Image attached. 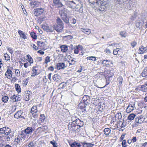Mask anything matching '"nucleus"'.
I'll return each mask as SVG.
<instances>
[{
    "label": "nucleus",
    "instance_id": "nucleus-23",
    "mask_svg": "<svg viewBox=\"0 0 147 147\" xmlns=\"http://www.w3.org/2000/svg\"><path fill=\"white\" fill-rule=\"evenodd\" d=\"M84 147H92L94 145V144H92L90 143H87L84 142L82 143Z\"/></svg>",
    "mask_w": 147,
    "mask_h": 147
},
{
    "label": "nucleus",
    "instance_id": "nucleus-43",
    "mask_svg": "<svg viewBox=\"0 0 147 147\" xmlns=\"http://www.w3.org/2000/svg\"><path fill=\"white\" fill-rule=\"evenodd\" d=\"M68 62L69 65H74L76 63V61L74 60L73 58H71V59H69V61Z\"/></svg>",
    "mask_w": 147,
    "mask_h": 147
},
{
    "label": "nucleus",
    "instance_id": "nucleus-59",
    "mask_svg": "<svg viewBox=\"0 0 147 147\" xmlns=\"http://www.w3.org/2000/svg\"><path fill=\"white\" fill-rule=\"evenodd\" d=\"M28 147H33L34 146V144L32 142H30L28 145Z\"/></svg>",
    "mask_w": 147,
    "mask_h": 147
},
{
    "label": "nucleus",
    "instance_id": "nucleus-8",
    "mask_svg": "<svg viewBox=\"0 0 147 147\" xmlns=\"http://www.w3.org/2000/svg\"><path fill=\"white\" fill-rule=\"evenodd\" d=\"M82 101L83 103V104L87 105L91 102L90 96L87 95H84L82 99Z\"/></svg>",
    "mask_w": 147,
    "mask_h": 147
},
{
    "label": "nucleus",
    "instance_id": "nucleus-2",
    "mask_svg": "<svg viewBox=\"0 0 147 147\" xmlns=\"http://www.w3.org/2000/svg\"><path fill=\"white\" fill-rule=\"evenodd\" d=\"M89 3L98 7V9L100 11H104L106 9L108 5L107 1L104 0H88Z\"/></svg>",
    "mask_w": 147,
    "mask_h": 147
},
{
    "label": "nucleus",
    "instance_id": "nucleus-26",
    "mask_svg": "<svg viewBox=\"0 0 147 147\" xmlns=\"http://www.w3.org/2000/svg\"><path fill=\"white\" fill-rule=\"evenodd\" d=\"M111 130L109 128H105L104 130V134L107 136H109L111 133Z\"/></svg>",
    "mask_w": 147,
    "mask_h": 147
},
{
    "label": "nucleus",
    "instance_id": "nucleus-50",
    "mask_svg": "<svg viewBox=\"0 0 147 147\" xmlns=\"http://www.w3.org/2000/svg\"><path fill=\"white\" fill-rule=\"evenodd\" d=\"M50 143L53 145V147H57V143L55 141H51Z\"/></svg>",
    "mask_w": 147,
    "mask_h": 147
},
{
    "label": "nucleus",
    "instance_id": "nucleus-27",
    "mask_svg": "<svg viewBox=\"0 0 147 147\" xmlns=\"http://www.w3.org/2000/svg\"><path fill=\"white\" fill-rule=\"evenodd\" d=\"M45 119V117L44 114H41L40 115L39 120L38 122L39 123H43Z\"/></svg>",
    "mask_w": 147,
    "mask_h": 147
},
{
    "label": "nucleus",
    "instance_id": "nucleus-62",
    "mask_svg": "<svg viewBox=\"0 0 147 147\" xmlns=\"http://www.w3.org/2000/svg\"><path fill=\"white\" fill-rule=\"evenodd\" d=\"M75 46H73L71 44L69 46L70 49V50H74L75 49Z\"/></svg>",
    "mask_w": 147,
    "mask_h": 147
},
{
    "label": "nucleus",
    "instance_id": "nucleus-5",
    "mask_svg": "<svg viewBox=\"0 0 147 147\" xmlns=\"http://www.w3.org/2000/svg\"><path fill=\"white\" fill-rule=\"evenodd\" d=\"M79 1H77V0H75V1L73 0L71 1L67 0V1L65 3V5L67 6V7L74 9L75 8V7H76V4H77L78 3Z\"/></svg>",
    "mask_w": 147,
    "mask_h": 147
},
{
    "label": "nucleus",
    "instance_id": "nucleus-31",
    "mask_svg": "<svg viewBox=\"0 0 147 147\" xmlns=\"http://www.w3.org/2000/svg\"><path fill=\"white\" fill-rule=\"evenodd\" d=\"M78 47H80L81 48H82V46L80 45L78 46H75V49H74V53L75 54H77L79 53Z\"/></svg>",
    "mask_w": 147,
    "mask_h": 147
},
{
    "label": "nucleus",
    "instance_id": "nucleus-48",
    "mask_svg": "<svg viewBox=\"0 0 147 147\" xmlns=\"http://www.w3.org/2000/svg\"><path fill=\"white\" fill-rule=\"evenodd\" d=\"M38 46L40 47H42L43 46L45 45V43L43 42L38 41L37 42Z\"/></svg>",
    "mask_w": 147,
    "mask_h": 147
},
{
    "label": "nucleus",
    "instance_id": "nucleus-25",
    "mask_svg": "<svg viewBox=\"0 0 147 147\" xmlns=\"http://www.w3.org/2000/svg\"><path fill=\"white\" fill-rule=\"evenodd\" d=\"M61 51L63 53L66 52L68 50V47L66 45H62L60 46Z\"/></svg>",
    "mask_w": 147,
    "mask_h": 147
},
{
    "label": "nucleus",
    "instance_id": "nucleus-49",
    "mask_svg": "<svg viewBox=\"0 0 147 147\" xmlns=\"http://www.w3.org/2000/svg\"><path fill=\"white\" fill-rule=\"evenodd\" d=\"M7 51L11 54H12L13 52V49L10 47H7Z\"/></svg>",
    "mask_w": 147,
    "mask_h": 147
},
{
    "label": "nucleus",
    "instance_id": "nucleus-42",
    "mask_svg": "<svg viewBox=\"0 0 147 147\" xmlns=\"http://www.w3.org/2000/svg\"><path fill=\"white\" fill-rule=\"evenodd\" d=\"M51 60L50 59V57L49 56H47L46 57L45 59V61L43 63L47 64Z\"/></svg>",
    "mask_w": 147,
    "mask_h": 147
},
{
    "label": "nucleus",
    "instance_id": "nucleus-1",
    "mask_svg": "<svg viewBox=\"0 0 147 147\" xmlns=\"http://www.w3.org/2000/svg\"><path fill=\"white\" fill-rule=\"evenodd\" d=\"M72 122L71 123H69L68 125V129L70 131H74L79 132L80 131V128L84 125L83 122L79 119L75 117L72 118Z\"/></svg>",
    "mask_w": 147,
    "mask_h": 147
},
{
    "label": "nucleus",
    "instance_id": "nucleus-9",
    "mask_svg": "<svg viewBox=\"0 0 147 147\" xmlns=\"http://www.w3.org/2000/svg\"><path fill=\"white\" fill-rule=\"evenodd\" d=\"M65 67L66 66L64 63H59L56 64L55 66V68L57 69L58 70L64 69Z\"/></svg>",
    "mask_w": 147,
    "mask_h": 147
},
{
    "label": "nucleus",
    "instance_id": "nucleus-33",
    "mask_svg": "<svg viewBox=\"0 0 147 147\" xmlns=\"http://www.w3.org/2000/svg\"><path fill=\"white\" fill-rule=\"evenodd\" d=\"M145 86V84L141 85L140 87V89H139V90L145 92H146L147 91V88Z\"/></svg>",
    "mask_w": 147,
    "mask_h": 147
},
{
    "label": "nucleus",
    "instance_id": "nucleus-14",
    "mask_svg": "<svg viewBox=\"0 0 147 147\" xmlns=\"http://www.w3.org/2000/svg\"><path fill=\"white\" fill-rule=\"evenodd\" d=\"M53 1L54 5L55 6H57L58 7H61L63 6V5L60 1L59 0H53Z\"/></svg>",
    "mask_w": 147,
    "mask_h": 147
},
{
    "label": "nucleus",
    "instance_id": "nucleus-21",
    "mask_svg": "<svg viewBox=\"0 0 147 147\" xmlns=\"http://www.w3.org/2000/svg\"><path fill=\"white\" fill-rule=\"evenodd\" d=\"M4 134L6 136H8L9 134L11 132V129L10 128L8 127H4Z\"/></svg>",
    "mask_w": 147,
    "mask_h": 147
},
{
    "label": "nucleus",
    "instance_id": "nucleus-7",
    "mask_svg": "<svg viewBox=\"0 0 147 147\" xmlns=\"http://www.w3.org/2000/svg\"><path fill=\"white\" fill-rule=\"evenodd\" d=\"M24 114L23 112L21 110L18 111L17 113H16L14 115V117L15 118L17 119L18 118H22L23 119H25L24 117Z\"/></svg>",
    "mask_w": 147,
    "mask_h": 147
},
{
    "label": "nucleus",
    "instance_id": "nucleus-19",
    "mask_svg": "<svg viewBox=\"0 0 147 147\" xmlns=\"http://www.w3.org/2000/svg\"><path fill=\"white\" fill-rule=\"evenodd\" d=\"M11 98L13 99V100L14 101H18L21 100V96L19 95L17 96L16 95L12 96H11Z\"/></svg>",
    "mask_w": 147,
    "mask_h": 147
},
{
    "label": "nucleus",
    "instance_id": "nucleus-12",
    "mask_svg": "<svg viewBox=\"0 0 147 147\" xmlns=\"http://www.w3.org/2000/svg\"><path fill=\"white\" fill-rule=\"evenodd\" d=\"M30 92V91H26L24 94V98L26 101H28L29 100Z\"/></svg>",
    "mask_w": 147,
    "mask_h": 147
},
{
    "label": "nucleus",
    "instance_id": "nucleus-6",
    "mask_svg": "<svg viewBox=\"0 0 147 147\" xmlns=\"http://www.w3.org/2000/svg\"><path fill=\"white\" fill-rule=\"evenodd\" d=\"M44 10L41 8H38L35 9L34 10V16H38L41 15L43 13Z\"/></svg>",
    "mask_w": 147,
    "mask_h": 147
},
{
    "label": "nucleus",
    "instance_id": "nucleus-24",
    "mask_svg": "<svg viewBox=\"0 0 147 147\" xmlns=\"http://www.w3.org/2000/svg\"><path fill=\"white\" fill-rule=\"evenodd\" d=\"M61 78L60 76L57 74H55L53 77V80L56 82H57L60 80Z\"/></svg>",
    "mask_w": 147,
    "mask_h": 147
},
{
    "label": "nucleus",
    "instance_id": "nucleus-37",
    "mask_svg": "<svg viewBox=\"0 0 147 147\" xmlns=\"http://www.w3.org/2000/svg\"><path fill=\"white\" fill-rule=\"evenodd\" d=\"M109 61L107 60H104L102 63V64L105 65L106 67H108L110 66V64L109 63Z\"/></svg>",
    "mask_w": 147,
    "mask_h": 147
},
{
    "label": "nucleus",
    "instance_id": "nucleus-61",
    "mask_svg": "<svg viewBox=\"0 0 147 147\" xmlns=\"http://www.w3.org/2000/svg\"><path fill=\"white\" fill-rule=\"evenodd\" d=\"M116 121V119L115 117H113L112 120L111 122V124L113 123L114 122H115Z\"/></svg>",
    "mask_w": 147,
    "mask_h": 147
},
{
    "label": "nucleus",
    "instance_id": "nucleus-13",
    "mask_svg": "<svg viewBox=\"0 0 147 147\" xmlns=\"http://www.w3.org/2000/svg\"><path fill=\"white\" fill-rule=\"evenodd\" d=\"M18 32L21 38H22L24 40L27 38V34L24 32L22 31L19 30Z\"/></svg>",
    "mask_w": 147,
    "mask_h": 147
},
{
    "label": "nucleus",
    "instance_id": "nucleus-41",
    "mask_svg": "<svg viewBox=\"0 0 147 147\" xmlns=\"http://www.w3.org/2000/svg\"><path fill=\"white\" fill-rule=\"evenodd\" d=\"M27 58L28 60V61L31 63H33V59L29 55H27Z\"/></svg>",
    "mask_w": 147,
    "mask_h": 147
},
{
    "label": "nucleus",
    "instance_id": "nucleus-36",
    "mask_svg": "<svg viewBox=\"0 0 147 147\" xmlns=\"http://www.w3.org/2000/svg\"><path fill=\"white\" fill-rule=\"evenodd\" d=\"M15 88L16 90L18 92V93L21 92L20 87L18 84H15Z\"/></svg>",
    "mask_w": 147,
    "mask_h": 147
},
{
    "label": "nucleus",
    "instance_id": "nucleus-44",
    "mask_svg": "<svg viewBox=\"0 0 147 147\" xmlns=\"http://www.w3.org/2000/svg\"><path fill=\"white\" fill-rule=\"evenodd\" d=\"M135 119V122L137 123H141L144 121V120H140L139 119L138 117L136 118Z\"/></svg>",
    "mask_w": 147,
    "mask_h": 147
},
{
    "label": "nucleus",
    "instance_id": "nucleus-54",
    "mask_svg": "<svg viewBox=\"0 0 147 147\" xmlns=\"http://www.w3.org/2000/svg\"><path fill=\"white\" fill-rule=\"evenodd\" d=\"M126 141L125 140H123L122 142V145L123 147H126L127 145L126 144Z\"/></svg>",
    "mask_w": 147,
    "mask_h": 147
},
{
    "label": "nucleus",
    "instance_id": "nucleus-34",
    "mask_svg": "<svg viewBox=\"0 0 147 147\" xmlns=\"http://www.w3.org/2000/svg\"><path fill=\"white\" fill-rule=\"evenodd\" d=\"M136 115L134 114H131L128 116V119L131 121L133 120L136 117Z\"/></svg>",
    "mask_w": 147,
    "mask_h": 147
},
{
    "label": "nucleus",
    "instance_id": "nucleus-28",
    "mask_svg": "<svg viewBox=\"0 0 147 147\" xmlns=\"http://www.w3.org/2000/svg\"><path fill=\"white\" fill-rule=\"evenodd\" d=\"M38 111L37 107L36 106H34L31 109L30 112L32 114L37 113Z\"/></svg>",
    "mask_w": 147,
    "mask_h": 147
},
{
    "label": "nucleus",
    "instance_id": "nucleus-29",
    "mask_svg": "<svg viewBox=\"0 0 147 147\" xmlns=\"http://www.w3.org/2000/svg\"><path fill=\"white\" fill-rule=\"evenodd\" d=\"M81 31L82 32L88 35L89 34L91 33V30L90 29L82 28Z\"/></svg>",
    "mask_w": 147,
    "mask_h": 147
},
{
    "label": "nucleus",
    "instance_id": "nucleus-55",
    "mask_svg": "<svg viewBox=\"0 0 147 147\" xmlns=\"http://www.w3.org/2000/svg\"><path fill=\"white\" fill-rule=\"evenodd\" d=\"M31 46L33 47L34 49L36 51H37L38 49V47L36 46L34 44H32L31 45Z\"/></svg>",
    "mask_w": 147,
    "mask_h": 147
},
{
    "label": "nucleus",
    "instance_id": "nucleus-58",
    "mask_svg": "<svg viewBox=\"0 0 147 147\" xmlns=\"http://www.w3.org/2000/svg\"><path fill=\"white\" fill-rule=\"evenodd\" d=\"M105 52L107 54H110L111 53L110 50L108 49H106L105 50Z\"/></svg>",
    "mask_w": 147,
    "mask_h": 147
},
{
    "label": "nucleus",
    "instance_id": "nucleus-63",
    "mask_svg": "<svg viewBox=\"0 0 147 147\" xmlns=\"http://www.w3.org/2000/svg\"><path fill=\"white\" fill-rule=\"evenodd\" d=\"M76 20L74 18H73L71 20V23L74 24H75L76 23Z\"/></svg>",
    "mask_w": 147,
    "mask_h": 147
},
{
    "label": "nucleus",
    "instance_id": "nucleus-3",
    "mask_svg": "<svg viewBox=\"0 0 147 147\" xmlns=\"http://www.w3.org/2000/svg\"><path fill=\"white\" fill-rule=\"evenodd\" d=\"M69 11L66 8H63L60 10L59 11V14L62 19L66 23H69V19L67 17V14Z\"/></svg>",
    "mask_w": 147,
    "mask_h": 147
},
{
    "label": "nucleus",
    "instance_id": "nucleus-20",
    "mask_svg": "<svg viewBox=\"0 0 147 147\" xmlns=\"http://www.w3.org/2000/svg\"><path fill=\"white\" fill-rule=\"evenodd\" d=\"M30 4V5L33 6V7H37L40 5V2L36 1L31 2Z\"/></svg>",
    "mask_w": 147,
    "mask_h": 147
},
{
    "label": "nucleus",
    "instance_id": "nucleus-47",
    "mask_svg": "<svg viewBox=\"0 0 147 147\" xmlns=\"http://www.w3.org/2000/svg\"><path fill=\"white\" fill-rule=\"evenodd\" d=\"M4 57L5 59V60L7 61H8L10 60V57L9 55L7 53H5L4 54Z\"/></svg>",
    "mask_w": 147,
    "mask_h": 147
},
{
    "label": "nucleus",
    "instance_id": "nucleus-16",
    "mask_svg": "<svg viewBox=\"0 0 147 147\" xmlns=\"http://www.w3.org/2000/svg\"><path fill=\"white\" fill-rule=\"evenodd\" d=\"M33 131L32 128L31 127H27L24 130V132L26 134H31Z\"/></svg>",
    "mask_w": 147,
    "mask_h": 147
},
{
    "label": "nucleus",
    "instance_id": "nucleus-15",
    "mask_svg": "<svg viewBox=\"0 0 147 147\" xmlns=\"http://www.w3.org/2000/svg\"><path fill=\"white\" fill-rule=\"evenodd\" d=\"M38 68L36 66H34L33 67L31 77H34L38 74L37 73Z\"/></svg>",
    "mask_w": 147,
    "mask_h": 147
},
{
    "label": "nucleus",
    "instance_id": "nucleus-39",
    "mask_svg": "<svg viewBox=\"0 0 147 147\" xmlns=\"http://www.w3.org/2000/svg\"><path fill=\"white\" fill-rule=\"evenodd\" d=\"M9 99V98L7 96H3L2 98V100L4 103L7 102Z\"/></svg>",
    "mask_w": 147,
    "mask_h": 147
},
{
    "label": "nucleus",
    "instance_id": "nucleus-38",
    "mask_svg": "<svg viewBox=\"0 0 147 147\" xmlns=\"http://www.w3.org/2000/svg\"><path fill=\"white\" fill-rule=\"evenodd\" d=\"M22 139L20 136H18L16 138L15 140V141L16 142V144H18L19 143L21 142Z\"/></svg>",
    "mask_w": 147,
    "mask_h": 147
},
{
    "label": "nucleus",
    "instance_id": "nucleus-32",
    "mask_svg": "<svg viewBox=\"0 0 147 147\" xmlns=\"http://www.w3.org/2000/svg\"><path fill=\"white\" fill-rule=\"evenodd\" d=\"M141 75L142 77H145L147 76V67H146L142 73Z\"/></svg>",
    "mask_w": 147,
    "mask_h": 147
},
{
    "label": "nucleus",
    "instance_id": "nucleus-56",
    "mask_svg": "<svg viewBox=\"0 0 147 147\" xmlns=\"http://www.w3.org/2000/svg\"><path fill=\"white\" fill-rule=\"evenodd\" d=\"M15 73L17 76H19L20 75V71L18 69H16L15 70Z\"/></svg>",
    "mask_w": 147,
    "mask_h": 147
},
{
    "label": "nucleus",
    "instance_id": "nucleus-45",
    "mask_svg": "<svg viewBox=\"0 0 147 147\" xmlns=\"http://www.w3.org/2000/svg\"><path fill=\"white\" fill-rule=\"evenodd\" d=\"M87 59L88 60H91L93 61L96 60V57L94 56L88 57L87 58Z\"/></svg>",
    "mask_w": 147,
    "mask_h": 147
},
{
    "label": "nucleus",
    "instance_id": "nucleus-35",
    "mask_svg": "<svg viewBox=\"0 0 147 147\" xmlns=\"http://www.w3.org/2000/svg\"><path fill=\"white\" fill-rule=\"evenodd\" d=\"M67 83L63 82L60 84L59 85V86L60 87V89H63L65 88L67 86Z\"/></svg>",
    "mask_w": 147,
    "mask_h": 147
},
{
    "label": "nucleus",
    "instance_id": "nucleus-51",
    "mask_svg": "<svg viewBox=\"0 0 147 147\" xmlns=\"http://www.w3.org/2000/svg\"><path fill=\"white\" fill-rule=\"evenodd\" d=\"M119 49L116 48L114 49L113 51V54L114 55H117L119 51Z\"/></svg>",
    "mask_w": 147,
    "mask_h": 147
},
{
    "label": "nucleus",
    "instance_id": "nucleus-4",
    "mask_svg": "<svg viewBox=\"0 0 147 147\" xmlns=\"http://www.w3.org/2000/svg\"><path fill=\"white\" fill-rule=\"evenodd\" d=\"M57 24L53 26L54 29L58 32H61L64 28L63 22L59 18H58L57 19Z\"/></svg>",
    "mask_w": 147,
    "mask_h": 147
},
{
    "label": "nucleus",
    "instance_id": "nucleus-22",
    "mask_svg": "<svg viewBox=\"0 0 147 147\" xmlns=\"http://www.w3.org/2000/svg\"><path fill=\"white\" fill-rule=\"evenodd\" d=\"M134 107L131 104L129 105L126 109V111L127 113H129L133 111L134 109Z\"/></svg>",
    "mask_w": 147,
    "mask_h": 147
},
{
    "label": "nucleus",
    "instance_id": "nucleus-40",
    "mask_svg": "<svg viewBox=\"0 0 147 147\" xmlns=\"http://www.w3.org/2000/svg\"><path fill=\"white\" fill-rule=\"evenodd\" d=\"M30 35L31 37L33 39H35L37 38V36L35 33L34 32H31L30 33Z\"/></svg>",
    "mask_w": 147,
    "mask_h": 147
},
{
    "label": "nucleus",
    "instance_id": "nucleus-64",
    "mask_svg": "<svg viewBox=\"0 0 147 147\" xmlns=\"http://www.w3.org/2000/svg\"><path fill=\"white\" fill-rule=\"evenodd\" d=\"M71 147H77L76 145V142H74L71 144L70 145Z\"/></svg>",
    "mask_w": 147,
    "mask_h": 147
},
{
    "label": "nucleus",
    "instance_id": "nucleus-57",
    "mask_svg": "<svg viewBox=\"0 0 147 147\" xmlns=\"http://www.w3.org/2000/svg\"><path fill=\"white\" fill-rule=\"evenodd\" d=\"M4 133V127L0 128V134H3Z\"/></svg>",
    "mask_w": 147,
    "mask_h": 147
},
{
    "label": "nucleus",
    "instance_id": "nucleus-17",
    "mask_svg": "<svg viewBox=\"0 0 147 147\" xmlns=\"http://www.w3.org/2000/svg\"><path fill=\"white\" fill-rule=\"evenodd\" d=\"M147 50V47H145L143 46H141L139 48L138 53L139 54H143Z\"/></svg>",
    "mask_w": 147,
    "mask_h": 147
},
{
    "label": "nucleus",
    "instance_id": "nucleus-11",
    "mask_svg": "<svg viewBox=\"0 0 147 147\" xmlns=\"http://www.w3.org/2000/svg\"><path fill=\"white\" fill-rule=\"evenodd\" d=\"M5 75L8 79H10L12 76V72L9 69H7Z\"/></svg>",
    "mask_w": 147,
    "mask_h": 147
},
{
    "label": "nucleus",
    "instance_id": "nucleus-60",
    "mask_svg": "<svg viewBox=\"0 0 147 147\" xmlns=\"http://www.w3.org/2000/svg\"><path fill=\"white\" fill-rule=\"evenodd\" d=\"M136 26L137 28H140V26L141 25L140 22H138L136 24Z\"/></svg>",
    "mask_w": 147,
    "mask_h": 147
},
{
    "label": "nucleus",
    "instance_id": "nucleus-10",
    "mask_svg": "<svg viewBox=\"0 0 147 147\" xmlns=\"http://www.w3.org/2000/svg\"><path fill=\"white\" fill-rule=\"evenodd\" d=\"M116 125L118 128H122L125 126L126 123L124 121H119L117 122Z\"/></svg>",
    "mask_w": 147,
    "mask_h": 147
},
{
    "label": "nucleus",
    "instance_id": "nucleus-46",
    "mask_svg": "<svg viewBox=\"0 0 147 147\" xmlns=\"http://www.w3.org/2000/svg\"><path fill=\"white\" fill-rule=\"evenodd\" d=\"M120 35L123 37H125L126 36V32L125 31H121L120 32Z\"/></svg>",
    "mask_w": 147,
    "mask_h": 147
},
{
    "label": "nucleus",
    "instance_id": "nucleus-53",
    "mask_svg": "<svg viewBox=\"0 0 147 147\" xmlns=\"http://www.w3.org/2000/svg\"><path fill=\"white\" fill-rule=\"evenodd\" d=\"M78 3L76 4V7H75V8H76V9H78L79 8L80 9V10L81 9H82V6L81 4H80V5H78V3Z\"/></svg>",
    "mask_w": 147,
    "mask_h": 147
},
{
    "label": "nucleus",
    "instance_id": "nucleus-52",
    "mask_svg": "<svg viewBox=\"0 0 147 147\" xmlns=\"http://www.w3.org/2000/svg\"><path fill=\"white\" fill-rule=\"evenodd\" d=\"M137 42L135 41H134L131 43V45L133 48H134L137 45Z\"/></svg>",
    "mask_w": 147,
    "mask_h": 147
},
{
    "label": "nucleus",
    "instance_id": "nucleus-18",
    "mask_svg": "<svg viewBox=\"0 0 147 147\" xmlns=\"http://www.w3.org/2000/svg\"><path fill=\"white\" fill-rule=\"evenodd\" d=\"M80 109L82 113L84 114L86 113V107L87 105H86L84 104H80Z\"/></svg>",
    "mask_w": 147,
    "mask_h": 147
},
{
    "label": "nucleus",
    "instance_id": "nucleus-30",
    "mask_svg": "<svg viewBox=\"0 0 147 147\" xmlns=\"http://www.w3.org/2000/svg\"><path fill=\"white\" fill-rule=\"evenodd\" d=\"M117 80L118 81L119 87V88L120 87H121L122 84V83L123 78L121 76L119 77L117 79Z\"/></svg>",
    "mask_w": 147,
    "mask_h": 147
}]
</instances>
